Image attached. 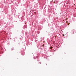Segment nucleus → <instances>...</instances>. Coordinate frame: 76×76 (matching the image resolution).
Masks as SVG:
<instances>
[{"mask_svg": "<svg viewBox=\"0 0 76 76\" xmlns=\"http://www.w3.org/2000/svg\"><path fill=\"white\" fill-rule=\"evenodd\" d=\"M52 1H51V2H52Z\"/></svg>", "mask_w": 76, "mask_h": 76, "instance_id": "f257e3e1", "label": "nucleus"}, {"mask_svg": "<svg viewBox=\"0 0 76 76\" xmlns=\"http://www.w3.org/2000/svg\"><path fill=\"white\" fill-rule=\"evenodd\" d=\"M74 5H75V4H74Z\"/></svg>", "mask_w": 76, "mask_h": 76, "instance_id": "f03ea898", "label": "nucleus"}]
</instances>
